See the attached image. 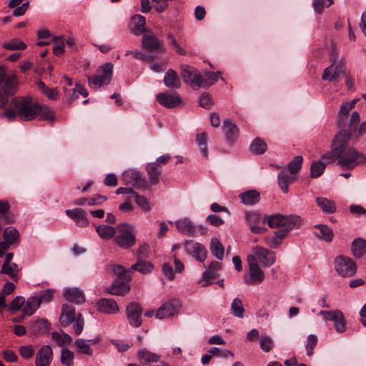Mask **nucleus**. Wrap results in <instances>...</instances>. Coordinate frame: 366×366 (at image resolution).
Here are the masks:
<instances>
[{
	"mask_svg": "<svg viewBox=\"0 0 366 366\" xmlns=\"http://www.w3.org/2000/svg\"><path fill=\"white\" fill-rule=\"evenodd\" d=\"M351 134L347 131H340L334 137L330 151L322 156L326 164L337 161L342 168L352 169L360 164H366V155L350 145Z\"/></svg>",
	"mask_w": 366,
	"mask_h": 366,
	"instance_id": "1",
	"label": "nucleus"
},
{
	"mask_svg": "<svg viewBox=\"0 0 366 366\" xmlns=\"http://www.w3.org/2000/svg\"><path fill=\"white\" fill-rule=\"evenodd\" d=\"M12 106L16 109L17 117L22 121H31L39 117L40 104L31 97H18L12 99Z\"/></svg>",
	"mask_w": 366,
	"mask_h": 366,
	"instance_id": "2",
	"label": "nucleus"
},
{
	"mask_svg": "<svg viewBox=\"0 0 366 366\" xmlns=\"http://www.w3.org/2000/svg\"><path fill=\"white\" fill-rule=\"evenodd\" d=\"M360 117L357 112H353L346 114L343 122H340V111L337 114V124L342 128L340 131H347L351 134V138L359 139L366 134V121L360 124Z\"/></svg>",
	"mask_w": 366,
	"mask_h": 366,
	"instance_id": "3",
	"label": "nucleus"
},
{
	"mask_svg": "<svg viewBox=\"0 0 366 366\" xmlns=\"http://www.w3.org/2000/svg\"><path fill=\"white\" fill-rule=\"evenodd\" d=\"M114 242L122 249H129L136 244V231L133 225L121 223L116 226Z\"/></svg>",
	"mask_w": 366,
	"mask_h": 366,
	"instance_id": "4",
	"label": "nucleus"
},
{
	"mask_svg": "<svg viewBox=\"0 0 366 366\" xmlns=\"http://www.w3.org/2000/svg\"><path fill=\"white\" fill-rule=\"evenodd\" d=\"M268 225L272 227H284L282 230H287V234L294 228L301 226L302 219L297 215L274 214L266 218Z\"/></svg>",
	"mask_w": 366,
	"mask_h": 366,
	"instance_id": "5",
	"label": "nucleus"
},
{
	"mask_svg": "<svg viewBox=\"0 0 366 366\" xmlns=\"http://www.w3.org/2000/svg\"><path fill=\"white\" fill-rule=\"evenodd\" d=\"M113 67V64L109 62L100 66L97 69V74L92 76H87L89 86L93 89H97L104 85H108L112 80Z\"/></svg>",
	"mask_w": 366,
	"mask_h": 366,
	"instance_id": "6",
	"label": "nucleus"
},
{
	"mask_svg": "<svg viewBox=\"0 0 366 366\" xmlns=\"http://www.w3.org/2000/svg\"><path fill=\"white\" fill-rule=\"evenodd\" d=\"M177 230L189 237H197L198 235H204L207 232V228L202 224L195 225L194 223L188 217H184L177 219L174 222Z\"/></svg>",
	"mask_w": 366,
	"mask_h": 366,
	"instance_id": "7",
	"label": "nucleus"
},
{
	"mask_svg": "<svg viewBox=\"0 0 366 366\" xmlns=\"http://www.w3.org/2000/svg\"><path fill=\"white\" fill-rule=\"evenodd\" d=\"M334 267L337 273L343 277H352L357 271L355 262L348 257L340 255L335 259Z\"/></svg>",
	"mask_w": 366,
	"mask_h": 366,
	"instance_id": "8",
	"label": "nucleus"
},
{
	"mask_svg": "<svg viewBox=\"0 0 366 366\" xmlns=\"http://www.w3.org/2000/svg\"><path fill=\"white\" fill-rule=\"evenodd\" d=\"M318 315H322L325 321H332L337 332L343 333L346 331V320L342 311L339 310H320Z\"/></svg>",
	"mask_w": 366,
	"mask_h": 366,
	"instance_id": "9",
	"label": "nucleus"
},
{
	"mask_svg": "<svg viewBox=\"0 0 366 366\" xmlns=\"http://www.w3.org/2000/svg\"><path fill=\"white\" fill-rule=\"evenodd\" d=\"M247 262L249 265V273L244 277V282L249 285L260 284L264 280L265 275L263 270L260 268L253 257L247 256Z\"/></svg>",
	"mask_w": 366,
	"mask_h": 366,
	"instance_id": "10",
	"label": "nucleus"
},
{
	"mask_svg": "<svg viewBox=\"0 0 366 366\" xmlns=\"http://www.w3.org/2000/svg\"><path fill=\"white\" fill-rule=\"evenodd\" d=\"M332 63L324 70L322 79L330 82H335L345 73L347 67L343 59L337 60L332 58Z\"/></svg>",
	"mask_w": 366,
	"mask_h": 366,
	"instance_id": "11",
	"label": "nucleus"
},
{
	"mask_svg": "<svg viewBox=\"0 0 366 366\" xmlns=\"http://www.w3.org/2000/svg\"><path fill=\"white\" fill-rule=\"evenodd\" d=\"M248 256L254 257L255 262H259L263 267H269L276 261L275 253L268 249L257 245L252 248V253Z\"/></svg>",
	"mask_w": 366,
	"mask_h": 366,
	"instance_id": "12",
	"label": "nucleus"
},
{
	"mask_svg": "<svg viewBox=\"0 0 366 366\" xmlns=\"http://www.w3.org/2000/svg\"><path fill=\"white\" fill-rule=\"evenodd\" d=\"M182 308L180 301L177 300H169L164 303L155 312L157 319L162 320L177 315Z\"/></svg>",
	"mask_w": 366,
	"mask_h": 366,
	"instance_id": "13",
	"label": "nucleus"
},
{
	"mask_svg": "<svg viewBox=\"0 0 366 366\" xmlns=\"http://www.w3.org/2000/svg\"><path fill=\"white\" fill-rule=\"evenodd\" d=\"M181 76L184 81L193 89H199L204 85L202 82V75L194 68L188 65L181 66Z\"/></svg>",
	"mask_w": 366,
	"mask_h": 366,
	"instance_id": "14",
	"label": "nucleus"
},
{
	"mask_svg": "<svg viewBox=\"0 0 366 366\" xmlns=\"http://www.w3.org/2000/svg\"><path fill=\"white\" fill-rule=\"evenodd\" d=\"M185 251L192 255L197 261L204 262L207 256L206 247L202 244L193 240L186 239L184 242Z\"/></svg>",
	"mask_w": 366,
	"mask_h": 366,
	"instance_id": "15",
	"label": "nucleus"
},
{
	"mask_svg": "<svg viewBox=\"0 0 366 366\" xmlns=\"http://www.w3.org/2000/svg\"><path fill=\"white\" fill-rule=\"evenodd\" d=\"M142 44L143 48L148 51H159V53H164L166 51L163 42L153 34H144Z\"/></svg>",
	"mask_w": 366,
	"mask_h": 366,
	"instance_id": "16",
	"label": "nucleus"
},
{
	"mask_svg": "<svg viewBox=\"0 0 366 366\" xmlns=\"http://www.w3.org/2000/svg\"><path fill=\"white\" fill-rule=\"evenodd\" d=\"M18 81L15 75H12L6 83V87L0 90V108L4 107L8 102L9 97L14 94L16 90Z\"/></svg>",
	"mask_w": 366,
	"mask_h": 366,
	"instance_id": "17",
	"label": "nucleus"
},
{
	"mask_svg": "<svg viewBox=\"0 0 366 366\" xmlns=\"http://www.w3.org/2000/svg\"><path fill=\"white\" fill-rule=\"evenodd\" d=\"M156 99L162 106L169 109L177 107L182 102V98L177 93H159Z\"/></svg>",
	"mask_w": 366,
	"mask_h": 366,
	"instance_id": "18",
	"label": "nucleus"
},
{
	"mask_svg": "<svg viewBox=\"0 0 366 366\" xmlns=\"http://www.w3.org/2000/svg\"><path fill=\"white\" fill-rule=\"evenodd\" d=\"M127 316L130 325L133 327H138L142 325L141 314L142 310L141 306L136 302H132L127 307Z\"/></svg>",
	"mask_w": 366,
	"mask_h": 366,
	"instance_id": "19",
	"label": "nucleus"
},
{
	"mask_svg": "<svg viewBox=\"0 0 366 366\" xmlns=\"http://www.w3.org/2000/svg\"><path fill=\"white\" fill-rule=\"evenodd\" d=\"M122 179L126 184H131L138 188L143 186L144 183V179L139 171L133 169L126 170L122 174Z\"/></svg>",
	"mask_w": 366,
	"mask_h": 366,
	"instance_id": "20",
	"label": "nucleus"
},
{
	"mask_svg": "<svg viewBox=\"0 0 366 366\" xmlns=\"http://www.w3.org/2000/svg\"><path fill=\"white\" fill-rule=\"evenodd\" d=\"M137 357L138 361L142 365H150L152 363H157L161 358L160 355L153 352L146 347L140 349L137 353Z\"/></svg>",
	"mask_w": 366,
	"mask_h": 366,
	"instance_id": "21",
	"label": "nucleus"
},
{
	"mask_svg": "<svg viewBox=\"0 0 366 366\" xmlns=\"http://www.w3.org/2000/svg\"><path fill=\"white\" fill-rule=\"evenodd\" d=\"M52 350L49 345L42 346L36 356V366H49L52 360Z\"/></svg>",
	"mask_w": 366,
	"mask_h": 366,
	"instance_id": "22",
	"label": "nucleus"
},
{
	"mask_svg": "<svg viewBox=\"0 0 366 366\" xmlns=\"http://www.w3.org/2000/svg\"><path fill=\"white\" fill-rule=\"evenodd\" d=\"M66 215L72 219L79 227H86L89 224L86 217V212L80 208L67 209L65 211Z\"/></svg>",
	"mask_w": 366,
	"mask_h": 366,
	"instance_id": "23",
	"label": "nucleus"
},
{
	"mask_svg": "<svg viewBox=\"0 0 366 366\" xmlns=\"http://www.w3.org/2000/svg\"><path fill=\"white\" fill-rule=\"evenodd\" d=\"M76 320L75 309L73 306L65 304L62 306L59 322L64 327L68 326Z\"/></svg>",
	"mask_w": 366,
	"mask_h": 366,
	"instance_id": "24",
	"label": "nucleus"
},
{
	"mask_svg": "<svg viewBox=\"0 0 366 366\" xmlns=\"http://www.w3.org/2000/svg\"><path fill=\"white\" fill-rule=\"evenodd\" d=\"M64 297L69 302L79 305L85 301L82 290L76 287L66 288L63 292Z\"/></svg>",
	"mask_w": 366,
	"mask_h": 366,
	"instance_id": "25",
	"label": "nucleus"
},
{
	"mask_svg": "<svg viewBox=\"0 0 366 366\" xmlns=\"http://www.w3.org/2000/svg\"><path fill=\"white\" fill-rule=\"evenodd\" d=\"M222 129L228 142L233 143L238 138L239 129L229 119H226L223 122Z\"/></svg>",
	"mask_w": 366,
	"mask_h": 366,
	"instance_id": "26",
	"label": "nucleus"
},
{
	"mask_svg": "<svg viewBox=\"0 0 366 366\" xmlns=\"http://www.w3.org/2000/svg\"><path fill=\"white\" fill-rule=\"evenodd\" d=\"M97 306L104 313L116 314L119 312L117 303L112 299H101L97 302Z\"/></svg>",
	"mask_w": 366,
	"mask_h": 366,
	"instance_id": "27",
	"label": "nucleus"
},
{
	"mask_svg": "<svg viewBox=\"0 0 366 366\" xmlns=\"http://www.w3.org/2000/svg\"><path fill=\"white\" fill-rule=\"evenodd\" d=\"M287 234V230H277L272 233L271 235H267L264 237L266 244L270 248H277L281 244L282 239Z\"/></svg>",
	"mask_w": 366,
	"mask_h": 366,
	"instance_id": "28",
	"label": "nucleus"
},
{
	"mask_svg": "<svg viewBox=\"0 0 366 366\" xmlns=\"http://www.w3.org/2000/svg\"><path fill=\"white\" fill-rule=\"evenodd\" d=\"M222 264L218 261H212L208 269L203 272V279L206 280L204 287H207L212 284L210 280L215 279L217 277V272L221 269Z\"/></svg>",
	"mask_w": 366,
	"mask_h": 366,
	"instance_id": "29",
	"label": "nucleus"
},
{
	"mask_svg": "<svg viewBox=\"0 0 366 366\" xmlns=\"http://www.w3.org/2000/svg\"><path fill=\"white\" fill-rule=\"evenodd\" d=\"M315 228L316 231L314 234L316 237L327 242H332L334 237L333 231L327 225L322 224H316Z\"/></svg>",
	"mask_w": 366,
	"mask_h": 366,
	"instance_id": "30",
	"label": "nucleus"
},
{
	"mask_svg": "<svg viewBox=\"0 0 366 366\" xmlns=\"http://www.w3.org/2000/svg\"><path fill=\"white\" fill-rule=\"evenodd\" d=\"M295 174H290L287 169H283L278 175V184L281 190L284 193L288 192L289 185L291 184L295 180Z\"/></svg>",
	"mask_w": 366,
	"mask_h": 366,
	"instance_id": "31",
	"label": "nucleus"
},
{
	"mask_svg": "<svg viewBox=\"0 0 366 366\" xmlns=\"http://www.w3.org/2000/svg\"><path fill=\"white\" fill-rule=\"evenodd\" d=\"M164 84L166 86L171 89H178L181 86V81L177 73L170 69L164 74Z\"/></svg>",
	"mask_w": 366,
	"mask_h": 366,
	"instance_id": "32",
	"label": "nucleus"
},
{
	"mask_svg": "<svg viewBox=\"0 0 366 366\" xmlns=\"http://www.w3.org/2000/svg\"><path fill=\"white\" fill-rule=\"evenodd\" d=\"M131 24L133 25L132 33L136 36L140 35L145 31V17L139 14L134 15L131 19Z\"/></svg>",
	"mask_w": 366,
	"mask_h": 366,
	"instance_id": "33",
	"label": "nucleus"
},
{
	"mask_svg": "<svg viewBox=\"0 0 366 366\" xmlns=\"http://www.w3.org/2000/svg\"><path fill=\"white\" fill-rule=\"evenodd\" d=\"M150 184H157L161 177L162 170L157 167V163H149L146 167Z\"/></svg>",
	"mask_w": 366,
	"mask_h": 366,
	"instance_id": "34",
	"label": "nucleus"
},
{
	"mask_svg": "<svg viewBox=\"0 0 366 366\" xmlns=\"http://www.w3.org/2000/svg\"><path fill=\"white\" fill-rule=\"evenodd\" d=\"M242 202L246 205L257 204L259 199V193L255 190H249L239 194Z\"/></svg>",
	"mask_w": 366,
	"mask_h": 366,
	"instance_id": "35",
	"label": "nucleus"
},
{
	"mask_svg": "<svg viewBox=\"0 0 366 366\" xmlns=\"http://www.w3.org/2000/svg\"><path fill=\"white\" fill-rule=\"evenodd\" d=\"M316 202L322 211L327 214H334L336 212L335 203L325 197H317Z\"/></svg>",
	"mask_w": 366,
	"mask_h": 366,
	"instance_id": "36",
	"label": "nucleus"
},
{
	"mask_svg": "<svg viewBox=\"0 0 366 366\" xmlns=\"http://www.w3.org/2000/svg\"><path fill=\"white\" fill-rule=\"evenodd\" d=\"M128 282H129L121 280L120 282L117 283V281H115L110 289L109 293L113 295H125L130 290Z\"/></svg>",
	"mask_w": 366,
	"mask_h": 366,
	"instance_id": "37",
	"label": "nucleus"
},
{
	"mask_svg": "<svg viewBox=\"0 0 366 366\" xmlns=\"http://www.w3.org/2000/svg\"><path fill=\"white\" fill-rule=\"evenodd\" d=\"M352 252L356 257H361L366 254V240L357 238L352 244Z\"/></svg>",
	"mask_w": 366,
	"mask_h": 366,
	"instance_id": "38",
	"label": "nucleus"
},
{
	"mask_svg": "<svg viewBox=\"0 0 366 366\" xmlns=\"http://www.w3.org/2000/svg\"><path fill=\"white\" fill-rule=\"evenodd\" d=\"M210 250L212 254L219 260L224 258V248L217 238H212L210 242Z\"/></svg>",
	"mask_w": 366,
	"mask_h": 366,
	"instance_id": "39",
	"label": "nucleus"
},
{
	"mask_svg": "<svg viewBox=\"0 0 366 366\" xmlns=\"http://www.w3.org/2000/svg\"><path fill=\"white\" fill-rule=\"evenodd\" d=\"M96 232L102 239H109L114 237L116 227H114L107 224H101L96 227Z\"/></svg>",
	"mask_w": 366,
	"mask_h": 366,
	"instance_id": "40",
	"label": "nucleus"
},
{
	"mask_svg": "<svg viewBox=\"0 0 366 366\" xmlns=\"http://www.w3.org/2000/svg\"><path fill=\"white\" fill-rule=\"evenodd\" d=\"M19 266L16 263H10L8 264H2L0 274L9 275L14 281L17 282L19 280Z\"/></svg>",
	"mask_w": 366,
	"mask_h": 366,
	"instance_id": "41",
	"label": "nucleus"
},
{
	"mask_svg": "<svg viewBox=\"0 0 366 366\" xmlns=\"http://www.w3.org/2000/svg\"><path fill=\"white\" fill-rule=\"evenodd\" d=\"M134 199L137 205L144 212H149L153 207V204L144 196L134 193Z\"/></svg>",
	"mask_w": 366,
	"mask_h": 366,
	"instance_id": "42",
	"label": "nucleus"
},
{
	"mask_svg": "<svg viewBox=\"0 0 366 366\" xmlns=\"http://www.w3.org/2000/svg\"><path fill=\"white\" fill-rule=\"evenodd\" d=\"M40 304L35 296H31L27 299L23 307L24 313L31 316L39 307Z\"/></svg>",
	"mask_w": 366,
	"mask_h": 366,
	"instance_id": "43",
	"label": "nucleus"
},
{
	"mask_svg": "<svg viewBox=\"0 0 366 366\" xmlns=\"http://www.w3.org/2000/svg\"><path fill=\"white\" fill-rule=\"evenodd\" d=\"M153 268L154 266L152 263L139 259L131 267L130 269L138 271L139 272L145 274L150 273Z\"/></svg>",
	"mask_w": 366,
	"mask_h": 366,
	"instance_id": "44",
	"label": "nucleus"
},
{
	"mask_svg": "<svg viewBox=\"0 0 366 366\" xmlns=\"http://www.w3.org/2000/svg\"><path fill=\"white\" fill-rule=\"evenodd\" d=\"M37 86L49 99L53 101L57 99L59 93L56 88H49L41 81H38Z\"/></svg>",
	"mask_w": 366,
	"mask_h": 366,
	"instance_id": "45",
	"label": "nucleus"
},
{
	"mask_svg": "<svg viewBox=\"0 0 366 366\" xmlns=\"http://www.w3.org/2000/svg\"><path fill=\"white\" fill-rule=\"evenodd\" d=\"M40 107L39 116H40L39 119L41 120H46L51 122L56 121L55 112L52 109L42 104H40Z\"/></svg>",
	"mask_w": 366,
	"mask_h": 366,
	"instance_id": "46",
	"label": "nucleus"
},
{
	"mask_svg": "<svg viewBox=\"0 0 366 366\" xmlns=\"http://www.w3.org/2000/svg\"><path fill=\"white\" fill-rule=\"evenodd\" d=\"M4 49L8 50H24L26 48L25 43L21 41L20 39L14 38L8 41L4 42L2 44Z\"/></svg>",
	"mask_w": 366,
	"mask_h": 366,
	"instance_id": "47",
	"label": "nucleus"
},
{
	"mask_svg": "<svg viewBox=\"0 0 366 366\" xmlns=\"http://www.w3.org/2000/svg\"><path fill=\"white\" fill-rule=\"evenodd\" d=\"M245 220L250 227L252 224H264L266 222V217H262L258 213L251 212L245 214Z\"/></svg>",
	"mask_w": 366,
	"mask_h": 366,
	"instance_id": "48",
	"label": "nucleus"
},
{
	"mask_svg": "<svg viewBox=\"0 0 366 366\" xmlns=\"http://www.w3.org/2000/svg\"><path fill=\"white\" fill-rule=\"evenodd\" d=\"M267 144L261 139H255L250 144L249 149L254 154H262L267 150Z\"/></svg>",
	"mask_w": 366,
	"mask_h": 366,
	"instance_id": "49",
	"label": "nucleus"
},
{
	"mask_svg": "<svg viewBox=\"0 0 366 366\" xmlns=\"http://www.w3.org/2000/svg\"><path fill=\"white\" fill-rule=\"evenodd\" d=\"M19 232L14 227H8L4 231V240L11 244L19 239Z\"/></svg>",
	"mask_w": 366,
	"mask_h": 366,
	"instance_id": "50",
	"label": "nucleus"
},
{
	"mask_svg": "<svg viewBox=\"0 0 366 366\" xmlns=\"http://www.w3.org/2000/svg\"><path fill=\"white\" fill-rule=\"evenodd\" d=\"M358 100V99H355L350 102H347L341 104L340 109V117L341 122H343L344 118L346 117V114H350V112L353 109Z\"/></svg>",
	"mask_w": 366,
	"mask_h": 366,
	"instance_id": "51",
	"label": "nucleus"
},
{
	"mask_svg": "<svg viewBox=\"0 0 366 366\" xmlns=\"http://www.w3.org/2000/svg\"><path fill=\"white\" fill-rule=\"evenodd\" d=\"M325 169V164L320 161L312 162L310 167V174L312 178L320 177Z\"/></svg>",
	"mask_w": 366,
	"mask_h": 366,
	"instance_id": "52",
	"label": "nucleus"
},
{
	"mask_svg": "<svg viewBox=\"0 0 366 366\" xmlns=\"http://www.w3.org/2000/svg\"><path fill=\"white\" fill-rule=\"evenodd\" d=\"M113 271L117 275V278L115 280L117 281V283L120 282L121 280L126 282H129L131 280L130 275L122 265H114Z\"/></svg>",
	"mask_w": 366,
	"mask_h": 366,
	"instance_id": "53",
	"label": "nucleus"
},
{
	"mask_svg": "<svg viewBox=\"0 0 366 366\" xmlns=\"http://www.w3.org/2000/svg\"><path fill=\"white\" fill-rule=\"evenodd\" d=\"M231 310L232 313L237 317L241 318L244 316V309L239 299L235 298L233 300L231 304Z\"/></svg>",
	"mask_w": 366,
	"mask_h": 366,
	"instance_id": "54",
	"label": "nucleus"
},
{
	"mask_svg": "<svg viewBox=\"0 0 366 366\" xmlns=\"http://www.w3.org/2000/svg\"><path fill=\"white\" fill-rule=\"evenodd\" d=\"M303 158L302 156H296L294 159L288 164V169L290 173L292 174H296L301 169Z\"/></svg>",
	"mask_w": 366,
	"mask_h": 366,
	"instance_id": "55",
	"label": "nucleus"
},
{
	"mask_svg": "<svg viewBox=\"0 0 366 366\" xmlns=\"http://www.w3.org/2000/svg\"><path fill=\"white\" fill-rule=\"evenodd\" d=\"M75 345L79 349L81 353L86 355H92L93 353L92 349L90 347L89 345L88 344L87 341L79 338L75 341Z\"/></svg>",
	"mask_w": 366,
	"mask_h": 366,
	"instance_id": "56",
	"label": "nucleus"
},
{
	"mask_svg": "<svg viewBox=\"0 0 366 366\" xmlns=\"http://www.w3.org/2000/svg\"><path fill=\"white\" fill-rule=\"evenodd\" d=\"M196 141L198 145L201 147V153L205 157H208V152L207 148V135L205 132H202L197 134Z\"/></svg>",
	"mask_w": 366,
	"mask_h": 366,
	"instance_id": "57",
	"label": "nucleus"
},
{
	"mask_svg": "<svg viewBox=\"0 0 366 366\" xmlns=\"http://www.w3.org/2000/svg\"><path fill=\"white\" fill-rule=\"evenodd\" d=\"M54 290L52 289H48L44 291L39 292L35 297L39 300V303H48L51 301L53 298Z\"/></svg>",
	"mask_w": 366,
	"mask_h": 366,
	"instance_id": "58",
	"label": "nucleus"
},
{
	"mask_svg": "<svg viewBox=\"0 0 366 366\" xmlns=\"http://www.w3.org/2000/svg\"><path fill=\"white\" fill-rule=\"evenodd\" d=\"M74 352L70 351L68 349H64L61 351V362L66 365V366H70L74 362Z\"/></svg>",
	"mask_w": 366,
	"mask_h": 366,
	"instance_id": "59",
	"label": "nucleus"
},
{
	"mask_svg": "<svg viewBox=\"0 0 366 366\" xmlns=\"http://www.w3.org/2000/svg\"><path fill=\"white\" fill-rule=\"evenodd\" d=\"M219 75L214 72H207L205 77L202 76V82L204 85L201 87H208L214 84L218 80Z\"/></svg>",
	"mask_w": 366,
	"mask_h": 366,
	"instance_id": "60",
	"label": "nucleus"
},
{
	"mask_svg": "<svg viewBox=\"0 0 366 366\" xmlns=\"http://www.w3.org/2000/svg\"><path fill=\"white\" fill-rule=\"evenodd\" d=\"M52 339L57 342L59 345L69 344L71 341V337L66 334H59L56 332L52 333Z\"/></svg>",
	"mask_w": 366,
	"mask_h": 366,
	"instance_id": "61",
	"label": "nucleus"
},
{
	"mask_svg": "<svg viewBox=\"0 0 366 366\" xmlns=\"http://www.w3.org/2000/svg\"><path fill=\"white\" fill-rule=\"evenodd\" d=\"M333 4V0H314L313 7L316 12L321 13L325 7H328Z\"/></svg>",
	"mask_w": 366,
	"mask_h": 366,
	"instance_id": "62",
	"label": "nucleus"
},
{
	"mask_svg": "<svg viewBox=\"0 0 366 366\" xmlns=\"http://www.w3.org/2000/svg\"><path fill=\"white\" fill-rule=\"evenodd\" d=\"M35 348L32 345L21 346L19 348V352L21 356L26 359H30L34 354Z\"/></svg>",
	"mask_w": 366,
	"mask_h": 366,
	"instance_id": "63",
	"label": "nucleus"
},
{
	"mask_svg": "<svg viewBox=\"0 0 366 366\" xmlns=\"http://www.w3.org/2000/svg\"><path fill=\"white\" fill-rule=\"evenodd\" d=\"M24 298L21 296L16 297L8 306V310L14 312L19 310L24 303Z\"/></svg>",
	"mask_w": 366,
	"mask_h": 366,
	"instance_id": "64",
	"label": "nucleus"
}]
</instances>
